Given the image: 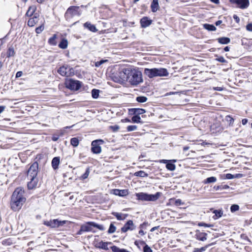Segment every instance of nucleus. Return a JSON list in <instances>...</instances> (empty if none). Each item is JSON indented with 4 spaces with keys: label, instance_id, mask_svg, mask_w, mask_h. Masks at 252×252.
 <instances>
[{
    "label": "nucleus",
    "instance_id": "nucleus-1",
    "mask_svg": "<svg viewBox=\"0 0 252 252\" xmlns=\"http://www.w3.org/2000/svg\"><path fill=\"white\" fill-rule=\"evenodd\" d=\"M25 191L21 187L17 188L11 196V207L14 211L19 210L26 201Z\"/></svg>",
    "mask_w": 252,
    "mask_h": 252
},
{
    "label": "nucleus",
    "instance_id": "nucleus-2",
    "mask_svg": "<svg viewBox=\"0 0 252 252\" xmlns=\"http://www.w3.org/2000/svg\"><path fill=\"white\" fill-rule=\"evenodd\" d=\"M123 73V78L126 79L132 85L136 86L143 81L142 73L137 70L129 68H124Z\"/></svg>",
    "mask_w": 252,
    "mask_h": 252
},
{
    "label": "nucleus",
    "instance_id": "nucleus-3",
    "mask_svg": "<svg viewBox=\"0 0 252 252\" xmlns=\"http://www.w3.org/2000/svg\"><path fill=\"white\" fill-rule=\"evenodd\" d=\"M161 193L157 192L155 194H149L144 192H139L136 194L138 200L146 201H155L158 199Z\"/></svg>",
    "mask_w": 252,
    "mask_h": 252
},
{
    "label": "nucleus",
    "instance_id": "nucleus-4",
    "mask_svg": "<svg viewBox=\"0 0 252 252\" xmlns=\"http://www.w3.org/2000/svg\"><path fill=\"white\" fill-rule=\"evenodd\" d=\"M93 227H96L100 230H105V227L103 225L98 224L93 221H89L85 224L82 225V230H84L85 232H95L93 230Z\"/></svg>",
    "mask_w": 252,
    "mask_h": 252
},
{
    "label": "nucleus",
    "instance_id": "nucleus-5",
    "mask_svg": "<svg viewBox=\"0 0 252 252\" xmlns=\"http://www.w3.org/2000/svg\"><path fill=\"white\" fill-rule=\"evenodd\" d=\"M81 14V12L79 6H71L67 8L64 16L66 20L69 21L73 17L80 16Z\"/></svg>",
    "mask_w": 252,
    "mask_h": 252
},
{
    "label": "nucleus",
    "instance_id": "nucleus-6",
    "mask_svg": "<svg viewBox=\"0 0 252 252\" xmlns=\"http://www.w3.org/2000/svg\"><path fill=\"white\" fill-rule=\"evenodd\" d=\"M82 82L73 79L66 80L65 85L67 88L72 91H78L82 86Z\"/></svg>",
    "mask_w": 252,
    "mask_h": 252
},
{
    "label": "nucleus",
    "instance_id": "nucleus-7",
    "mask_svg": "<svg viewBox=\"0 0 252 252\" xmlns=\"http://www.w3.org/2000/svg\"><path fill=\"white\" fill-rule=\"evenodd\" d=\"M102 140H95L92 142L91 151L94 154H98L101 152V148L100 146V144L103 143Z\"/></svg>",
    "mask_w": 252,
    "mask_h": 252
},
{
    "label": "nucleus",
    "instance_id": "nucleus-8",
    "mask_svg": "<svg viewBox=\"0 0 252 252\" xmlns=\"http://www.w3.org/2000/svg\"><path fill=\"white\" fill-rule=\"evenodd\" d=\"M66 220L61 221L57 219H55L49 221H44V224L51 228H56L63 225L66 223Z\"/></svg>",
    "mask_w": 252,
    "mask_h": 252
},
{
    "label": "nucleus",
    "instance_id": "nucleus-9",
    "mask_svg": "<svg viewBox=\"0 0 252 252\" xmlns=\"http://www.w3.org/2000/svg\"><path fill=\"white\" fill-rule=\"evenodd\" d=\"M38 171V163L37 162H33L30 167L28 172L27 177H36Z\"/></svg>",
    "mask_w": 252,
    "mask_h": 252
},
{
    "label": "nucleus",
    "instance_id": "nucleus-10",
    "mask_svg": "<svg viewBox=\"0 0 252 252\" xmlns=\"http://www.w3.org/2000/svg\"><path fill=\"white\" fill-rule=\"evenodd\" d=\"M72 69V68H70L67 65H63L58 69V72L62 76H69L71 74V72H69V71H70Z\"/></svg>",
    "mask_w": 252,
    "mask_h": 252
},
{
    "label": "nucleus",
    "instance_id": "nucleus-11",
    "mask_svg": "<svg viewBox=\"0 0 252 252\" xmlns=\"http://www.w3.org/2000/svg\"><path fill=\"white\" fill-rule=\"evenodd\" d=\"M231 3H235L241 9H245L249 5V0H230Z\"/></svg>",
    "mask_w": 252,
    "mask_h": 252
},
{
    "label": "nucleus",
    "instance_id": "nucleus-12",
    "mask_svg": "<svg viewBox=\"0 0 252 252\" xmlns=\"http://www.w3.org/2000/svg\"><path fill=\"white\" fill-rule=\"evenodd\" d=\"M135 228V226L134 225L133 221L132 220H128L124 225L123 227L121 228V231L122 232H126L128 230H133Z\"/></svg>",
    "mask_w": 252,
    "mask_h": 252
},
{
    "label": "nucleus",
    "instance_id": "nucleus-13",
    "mask_svg": "<svg viewBox=\"0 0 252 252\" xmlns=\"http://www.w3.org/2000/svg\"><path fill=\"white\" fill-rule=\"evenodd\" d=\"M29 180H30V182L28 183L27 186L28 188L29 189H32L35 188L38 185V180L37 177H27Z\"/></svg>",
    "mask_w": 252,
    "mask_h": 252
},
{
    "label": "nucleus",
    "instance_id": "nucleus-14",
    "mask_svg": "<svg viewBox=\"0 0 252 252\" xmlns=\"http://www.w3.org/2000/svg\"><path fill=\"white\" fill-rule=\"evenodd\" d=\"M156 77H165L167 76L169 73L167 70L164 68H155Z\"/></svg>",
    "mask_w": 252,
    "mask_h": 252
},
{
    "label": "nucleus",
    "instance_id": "nucleus-15",
    "mask_svg": "<svg viewBox=\"0 0 252 252\" xmlns=\"http://www.w3.org/2000/svg\"><path fill=\"white\" fill-rule=\"evenodd\" d=\"M141 27L142 28H146L149 26L152 23V20L147 17H144L140 19Z\"/></svg>",
    "mask_w": 252,
    "mask_h": 252
},
{
    "label": "nucleus",
    "instance_id": "nucleus-16",
    "mask_svg": "<svg viewBox=\"0 0 252 252\" xmlns=\"http://www.w3.org/2000/svg\"><path fill=\"white\" fill-rule=\"evenodd\" d=\"M144 73L150 78H153L156 77L155 68H145Z\"/></svg>",
    "mask_w": 252,
    "mask_h": 252
},
{
    "label": "nucleus",
    "instance_id": "nucleus-17",
    "mask_svg": "<svg viewBox=\"0 0 252 252\" xmlns=\"http://www.w3.org/2000/svg\"><path fill=\"white\" fill-rule=\"evenodd\" d=\"M129 111L131 114L138 116L146 112V110L145 109L141 108H131L129 110Z\"/></svg>",
    "mask_w": 252,
    "mask_h": 252
},
{
    "label": "nucleus",
    "instance_id": "nucleus-18",
    "mask_svg": "<svg viewBox=\"0 0 252 252\" xmlns=\"http://www.w3.org/2000/svg\"><path fill=\"white\" fill-rule=\"evenodd\" d=\"M207 233L198 231L196 232L195 237L198 240L205 241L207 240Z\"/></svg>",
    "mask_w": 252,
    "mask_h": 252
},
{
    "label": "nucleus",
    "instance_id": "nucleus-19",
    "mask_svg": "<svg viewBox=\"0 0 252 252\" xmlns=\"http://www.w3.org/2000/svg\"><path fill=\"white\" fill-rule=\"evenodd\" d=\"M113 191V193L115 195L120 196H125L128 194V191L126 189L120 190L118 189H115Z\"/></svg>",
    "mask_w": 252,
    "mask_h": 252
},
{
    "label": "nucleus",
    "instance_id": "nucleus-20",
    "mask_svg": "<svg viewBox=\"0 0 252 252\" xmlns=\"http://www.w3.org/2000/svg\"><path fill=\"white\" fill-rule=\"evenodd\" d=\"M60 162V157H57L53 158L52 160V166L55 170L57 169L59 167V165Z\"/></svg>",
    "mask_w": 252,
    "mask_h": 252
},
{
    "label": "nucleus",
    "instance_id": "nucleus-21",
    "mask_svg": "<svg viewBox=\"0 0 252 252\" xmlns=\"http://www.w3.org/2000/svg\"><path fill=\"white\" fill-rule=\"evenodd\" d=\"M112 214L115 216L118 220H124L127 217V214H125L121 213L113 212Z\"/></svg>",
    "mask_w": 252,
    "mask_h": 252
},
{
    "label": "nucleus",
    "instance_id": "nucleus-22",
    "mask_svg": "<svg viewBox=\"0 0 252 252\" xmlns=\"http://www.w3.org/2000/svg\"><path fill=\"white\" fill-rule=\"evenodd\" d=\"M158 1V0H153L151 5V8L152 12H155L158 10L159 7Z\"/></svg>",
    "mask_w": 252,
    "mask_h": 252
},
{
    "label": "nucleus",
    "instance_id": "nucleus-23",
    "mask_svg": "<svg viewBox=\"0 0 252 252\" xmlns=\"http://www.w3.org/2000/svg\"><path fill=\"white\" fill-rule=\"evenodd\" d=\"M38 17L34 15L32 18H30L28 22V25L30 27H33L38 22Z\"/></svg>",
    "mask_w": 252,
    "mask_h": 252
},
{
    "label": "nucleus",
    "instance_id": "nucleus-24",
    "mask_svg": "<svg viewBox=\"0 0 252 252\" xmlns=\"http://www.w3.org/2000/svg\"><path fill=\"white\" fill-rule=\"evenodd\" d=\"M111 244V243L110 242H109V243L104 242L103 241H101L97 244V246H96V247L99 249H103L104 250H108V244Z\"/></svg>",
    "mask_w": 252,
    "mask_h": 252
},
{
    "label": "nucleus",
    "instance_id": "nucleus-25",
    "mask_svg": "<svg viewBox=\"0 0 252 252\" xmlns=\"http://www.w3.org/2000/svg\"><path fill=\"white\" fill-rule=\"evenodd\" d=\"M36 9V7L34 5H32L29 7L28 11L26 12V15L28 17L32 16Z\"/></svg>",
    "mask_w": 252,
    "mask_h": 252
},
{
    "label": "nucleus",
    "instance_id": "nucleus-26",
    "mask_svg": "<svg viewBox=\"0 0 252 252\" xmlns=\"http://www.w3.org/2000/svg\"><path fill=\"white\" fill-rule=\"evenodd\" d=\"M84 27L88 29L90 31L93 32H95L97 31V29H96L94 25L91 24L89 22H86L84 24Z\"/></svg>",
    "mask_w": 252,
    "mask_h": 252
},
{
    "label": "nucleus",
    "instance_id": "nucleus-27",
    "mask_svg": "<svg viewBox=\"0 0 252 252\" xmlns=\"http://www.w3.org/2000/svg\"><path fill=\"white\" fill-rule=\"evenodd\" d=\"M213 213L215 215L213 217V218L214 220H217L222 216L223 211L221 210H215Z\"/></svg>",
    "mask_w": 252,
    "mask_h": 252
},
{
    "label": "nucleus",
    "instance_id": "nucleus-28",
    "mask_svg": "<svg viewBox=\"0 0 252 252\" xmlns=\"http://www.w3.org/2000/svg\"><path fill=\"white\" fill-rule=\"evenodd\" d=\"M68 41L67 39L63 38L59 44V47L63 49H65L67 47Z\"/></svg>",
    "mask_w": 252,
    "mask_h": 252
},
{
    "label": "nucleus",
    "instance_id": "nucleus-29",
    "mask_svg": "<svg viewBox=\"0 0 252 252\" xmlns=\"http://www.w3.org/2000/svg\"><path fill=\"white\" fill-rule=\"evenodd\" d=\"M218 42L222 44H226L230 42V39L228 37H222L218 39Z\"/></svg>",
    "mask_w": 252,
    "mask_h": 252
},
{
    "label": "nucleus",
    "instance_id": "nucleus-30",
    "mask_svg": "<svg viewBox=\"0 0 252 252\" xmlns=\"http://www.w3.org/2000/svg\"><path fill=\"white\" fill-rule=\"evenodd\" d=\"M213 243H211L208 245H206L204 247H201V248H195L193 252H203L206 251V250L211 246Z\"/></svg>",
    "mask_w": 252,
    "mask_h": 252
},
{
    "label": "nucleus",
    "instance_id": "nucleus-31",
    "mask_svg": "<svg viewBox=\"0 0 252 252\" xmlns=\"http://www.w3.org/2000/svg\"><path fill=\"white\" fill-rule=\"evenodd\" d=\"M175 162L173 161H169L167 164L166 165V168L170 170V171H174L175 170L176 166L174 164Z\"/></svg>",
    "mask_w": 252,
    "mask_h": 252
},
{
    "label": "nucleus",
    "instance_id": "nucleus-32",
    "mask_svg": "<svg viewBox=\"0 0 252 252\" xmlns=\"http://www.w3.org/2000/svg\"><path fill=\"white\" fill-rule=\"evenodd\" d=\"M203 27L209 31H215L216 30V28L213 25L205 24L203 25Z\"/></svg>",
    "mask_w": 252,
    "mask_h": 252
},
{
    "label": "nucleus",
    "instance_id": "nucleus-33",
    "mask_svg": "<svg viewBox=\"0 0 252 252\" xmlns=\"http://www.w3.org/2000/svg\"><path fill=\"white\" fill-rule=\"evenodd\" d=\"M79 141L77 137H73L70 139V144L74 147H77L79 145Z\"/></svg>",
    "mask_w": 252,
    "mask_h": 252
},
{
    "label": "nucleus",
    "instance_id": "nucleus-34",
    "mask_svg": "<svg viewBox=\"0 0 252 252\" xmlns=\"http://www.w3.org/2000/svg\"><path fill=\"white\" fill-rule=\"evenodd\" d=\"M131 121L133 123H142L141 118L138 115H134V116L131 118Z\"/></svg>",
    "mask_w": 252,
    "mask_h": 252
},
{
    "label": "nucleus",
    "instance_id": "nucleus-35",
    "mask_svg": "<svg viewBox=\"0 0 252 252\" xmlns=\"http://www.w3.org/2000/svg\"><path fill=\"white\" fill-rule=\"evenodd\" d=\"M57 38V35L54 34L53 36L50 37L48 40V43L51 45H56L57 43L56 42V39Z\"/></svg>",
    "mask_w": 252,
    "mask_h": 252
},
{
    "label": "nucleus",
    "instance_id": "nucleus-36",
    "mask_svg": "<svg viewBox=\"0 0 252 252\" xmlns=\"http://www.w3.org/2000/svg\"><path fill=\"white\" fill-rule=\"evenodd\" d=\"M217 181V178L215 177H210L207 178L204 181V184H209L212 183H215Z\"/></svg>",
    "mask_w": 252,
    "mask_h": 252
},
{
    "label": "nucleus",
    "instance_id": "nucleus-37",
    "mask_svg": "<svg viewBox=\"0 0 252 252\" xmlns=\"http://www.w3.org/2000/svg\"><path fill=\"white\" fill-rule=\"evenodd\" d=\"M134 175L137 177H145L148 176V174L145 173L144 171L140 170L137 172H136L134 173Z\"/></svg>",
    "mask_w": 252,
    "mask_h": 252
},
{
    "label": "nucleus",
    "instance_id": "nucleus-38",
    "mask_svg": "<svg viewBox=\"0 0 252 252\" xmlns=\"http://www.w3.org/2000/svg\"><path fill=\"white\" fill-rule=\"evenodd\" d=\"M99 90L97 89H93L92 91V95L93 98L96 99L99 96Z\"/></svg>",
    "mask_w": 252,
    "mask_h": 252
},
{
    "label": "nucleus",
    "instance_id": "nucleus-39",
    "mask_svg": "<svg viewBox=\"0 0 252 252\" xmlns=\"http://www.w3.org/2000/svg\"><path fill=\"white\" fill-rule=\"evenodd\" d=\"M90 170L89 168H87L85 173L83 174L80 177V180H84L87 179L88 177V176H89V175L90 174Z\"/></svg>",
    "mask_w": 252,
    "mask_h": 252
},
{
    "label": "nucleus",
    "instance_id": "nucleus-40",
    "mask_svg": "<svg viewBox=\"0 0 252 252\" xmlns=\"http://www.w3.org/2000/svg\"><path fill=\"white\" fill-rule=\"evenodd\" d=\"M140 243L142 245L145 244L143 248V252H153L151 248L148 245L146 244L144 241H141Z\"/></svg>",
    "mask_w": 252,
    "mask_h": 252
},
{
    "label": "nucleus",
    "instance_id": "nucleus-41",
    "mask_svg": "<svg viewBox=\"0 0 252 252\" xmlns=\"http://www.w3.org/2000/svg\"><path fill=\"white\" fill-rule=\"evenodd\" d=\"M116 227L113 223H111L109 228L108 230V233L112 234L116 231Z\"/></svg>",
    "mask_w": 252,
    "mask_h": 252
},
{
    "label": "nucleus",
    "instance_id": "nucleus-42",
    "mask_svg": "<svg viewBox=\"0 0 252 252\" xmlns=\"http://www.w3.org/2000/svg\"><path fill=\"white\" fill-rule=\"evenodd\" d=\"M147 99V97L144 96H139L136 98V101L140 103L145 102Z\"/></svg>",
    "mask_w": 252,
    "mask_h": 252
},
{
    "label": "nucleus",
    "instance_id": "nucleus-43",
    "mask_svg": "<svg viewBox=\"0 0 252 252\" xmlns=\"http://www.w3.org/2000/svg\"><path fill=\"white\" fill-rule=\"evenodd\" d=\"M15 52L13 48H9L7 52V57H10L14 55Z\"/></svg>",
    "mask_w": 252,
    "mask_h": 252
},
{
    "label": "nucleus",
    "instance_id": "nucleus-44",
    "mask_svg": "<svg viewBox=\"0 0 252 252\" xmlns=\"http://www.w3.org/2000/svg\"><path fill=\"white\" fill-rule=\"evenodd\" d=\"M239 209V205L237 204H233L230 207V211L232 213L238 211Z\"/></svg>",
    "mask_w": 252,
    "mask_h": 252
},
{
    "label": "nucleus",
    "instance_id": "nucleus-45",
    "mask_svg": "<svg viewBox=\"0 0 252 252\" xmlns=\"http://www.w3.org/2000/svg\"><path fill=\"white\" fill-rule=\"evenodd\" d=\"M44 25L42 24V25H40V26H39L38 27L36 28L35 32L37 34L40 33L44 30Z\"/></svg>",
    "mask_w": 252,
    "mask_h": 252
},
{
    "label": "nucleus",
    "instance_id": "nucleus-46",
    "mask_svg": "<svg viewBox=\"0 0 252 252\" xmlns=\"http://www.w3.org/2000/svg\"><path fill=\"white\" fill-rule=\"evenodd\" d=\"M226 120L229 123V125H232L234 120L230 116H226L225 118Z\"/></svg>",
    "mask_w": 252,
    "mask_h": 252
},
{
    "label": "nucleus",
    "instance_id": "nucleus-47",
    "mask_svg": "<svg viewBox=\"0 0 252 252\" xmlns=\"http://www.w3.org/2000/svg\"><path fill=\"white\" fill-rule=\"evenodd\" d=\"M137 128V126H136L131 125V126H128L127 127L126 129L128 131H132L136 130Z\"/></svg>",
    "mask_w": 252,
    "mask_h": 252
},
{
    "label": "nucleus",
    "instance_id": "nucleus-48",
    "mask_svg": "<svg viewBox=\"0 0 252 252\" xmlns=\"http://www.w3.org/2000/svg\"><path fill=\"white\" fill-rule=\"evenodd\" d=\"M216 61L221 63H227V61L224 59V58L222 56L218 57L217 58H216Z\"/></svg>",
    "mask_w": 252,
    "mask_h": 252
},
{
    "label": "nucleus",
    "instance_id": "nucleus-49",
    "mask_svg": "<svg viewBox=\"0 0 252 252\" xmlns=\"http://www.w3.org/2000/svg\"><path fill=\"white\" fill-rule=\"evenodd\" d=\"M109 128L111 129H112L113 132H117L119 129L120 127H119V126H118L117 125H115V126H110L109 127Z\"/></svg>",
    "mask_w": 252,
    "mask_h": 252
},
{
    "label": "nucleus",
    "instance_id": "nucleus-50",
    "mask_svg": "<svg viewBox=\"0 0 252 252\" xmlns=\"http://www.w3.org/2000/svg\"><path fill=\"white\" fill-rule=\"evenodd\" d=\"M107 62V60H101L100 61L97 62L95 63V65L96 67H99L100 65H101L103 63Z\"/></svg>",
    "mask_w": 252,
    "mask_h": 252
},
{
    "label": "nucleus",
    "instance_id": "nucleus-51",
    "mask_svg": "<svg viewBox=\"0 0 252 252\" xmlns=\"http://www.w3.org/2000/svg\"><path fill=\"white\" fill-rule=\"evenodd\" d=\"M169 161L176 162L177 160L176 159H172V160L162 159L160 161V162L166 164V165L167 164V163H168Z\"/></svg>",
    "mask_w": 252,
    "mask_h": 252
},
{
    "label": "nucleus",
    "instance_id": "nucleus-52",
    "mask_svg": "<svg viewBox=\"0 0 252 252\" xmlns=\"http://www.w3.org/2000/svg\"><path fill=\"white\" fill-rule=\"evenodd\" d=\"M246 29L249 32H252V23H249L246 26Z\"/></svg>",
    "mask_w": 252,
    "mask_h": 252
},
{
    "label": "nucleus",
    "instance_id": "nucleus-53",
    "mask_svg": "<svg viewBox=\"0 0 252 252\" xmlns=\"http://www.w3.org/2000/svg\"><path fill=\"white\" fill-rule=\"evenodd\" d=\"M147 224H148L147 222H143V223L139 225V228L141 229H142V230L143 229H146V226L147 225Z\"/></svg>",
    "mask_w": 252,
    "mask_h": 252
},
{
    "label": "nucleus",
    "instance_id": "nucleus-54",
    "mask_svg": "<svg viewBox=\"0 0 252 252\" xmlns=\"http://www.w3.org/2000/svg\"><path fill=\"white\" fill-rule=\"evenodd\" d=\"M199 226H204V227H211V226H212V225H211V224H208L205 223L204 222H200V223H199Z\"/></svg>",
    "mask_w": 252,
    "mask_h": 252
},
{
    "label": "nucleus",
    "instance_id": "nucleus-55",
    "mask_svg": "<svg viewBox=\"0 0 252 252\" xmlns=\"http://www.w3.org/2000/svg\"><path fill=\"white\" fill-rule=\"evenodd\" d=\"M225 177L227 179H232L234 178V176L230 173L226 174Z\"/></svg>",
    "mask_w": 252,
    "mask_h": 252
},
{
    "label": "nucleus",
    "instance_id": "nucleus-56",
    "mask_svg": "<svg viewBox=\"0 0 252 252\" xmlns=\"http://www.w3.org/2000/svg\"><path fill=\"white\" fill-rule=\"evenodd\" d=\"M233 17V19H234V20L235 21V22L237 23H239L240 19H239V17L237 15H234Z\"/></svg>",
    "mask_w": 252,
    "mask_h": 252
},
{
    "label": "nucleus",
    "instance_id": "nucleus-57",
    "mask_svg": "<svg viewBox=\"0 0 252 252\" xmlns=\"http://www.w3.org/2000/svg\"><path fill=\"white\" fill-rule=\"evenodd\" d=\"M175 204L177 206H179V205H181L183 204V203L181 199H178L175 201Z\"/></svg>",
    "mask_w": 252,
    "mask_h": 252
},
{
    "label": "nucleus",
    "instance_id": "nucleus-58",
    "mask_svg": "<svg viewBox=\"0 0 252 252\" xmlns=\"http://www.w3.org/2000/svg\"><path fill=\"white\" fill-rule=\"evenodd\" d=\"M23 74L22 71H18L16 74V78H19L21 77Z\"/></svg>",
    "mask_w": 252,
    "mask_h": 252
},
{
    "label": "nucleus",
    "instance_id": "nucleus-59",
    "mask_svg": "<svg viewBox=\"0 0 252 252\" xmlns=\"http://www.w3.org/2000/svg\"><path fill=\"white\" fill-rule=\"evenodd\" d=\"M59 138L58 135H53L52 137V140L54 141H57L59 139Z\"/></svg>",
    "mask_w": 252,
    "mask_h": 252
},
{
    "label": "nucleus",
    "instance_id": "nucleus-60",
    "mask_svg": "<svg viewBox=\"0 0 252 252\" xmlns=\"http://www.w3.org/2000/svg\"><path fill=\"white\" fill-rule=\"evenodd\" d=\"M213 90H215V91H221L223 90V88L221 87H214Z\"/></svg>",
    "mask_w": 252,
    "mask_h": 252
},
{
    "label": "nucleus",
    "instance_id": "nucleus-61",
    "mask_svg": "<svg viewBox=\"0 0 252 252\" xmlns=\"http://www.w3.org/2000/svg\"><path fill=\"white\" fill-rule=\"evenodd\" d=\"M139 235L140 236H143L145 234V233L144 232V231L142 229H141L139 231Z\"/></svg>",
    "mask_w": 252,
    "mask_h": 252
},
{
    "label": "nucleus",
    "instance_id": "nucleus-62",
    "mask_svg": "<svg viewBox=\"0 0 252 252\" xmlns=\"http://www.w3.org/2000/svg\"><path fill=\"white\" fill-rule=\"evenodd\" d=\"M248 123V120L247 119H243L242 120V123L243 125H245Z\"/></svg>",
    "mask_w": 252,
    "mask_h": 252
},
{
    "label": "nucleus",
    "instance_id": "nucleus-63",
    "mask_svg": "<svg viewBox=\"0 0 252 252\" xmlns=\"http://www.w3.org/2000/svg\"><path fill=\"white\" fill-rule=\"evenodd\" d=\"M83 232H85L84 230H82V225L81 226L80 230L77 232V234L81 235Z\"/></svg>",
    "mask_w": 252,
    "mask_h": 252
},
{
    "label": "nucleus",
    "instance_id": "nucleus-64",
    "mask_svg": "<svg viewBox=\"0 0 252 252\" xmlns=\"http://www.w3.org/2000/svg\"><path fill=\"white\" fill-rule=\"evenodd\" d=\"M221 186L222 189H228L229 188V187L228 185H223V186Z\"/></svg>",
    "mask_w": 252,
    "mask_h": 252
}]
</instances>
